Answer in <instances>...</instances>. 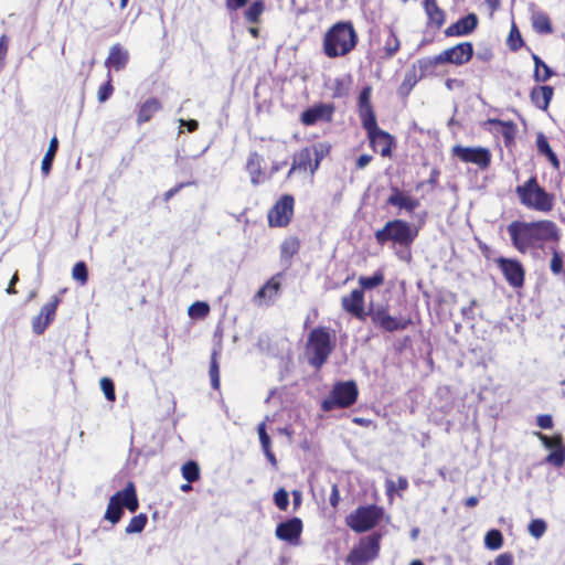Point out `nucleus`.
<instances>
[{"label":"nucleus","mask_w":565,"mask_h":565,"mask_svg":"<svg viewBox=\"0 0 565 565\" xmlns=\"http://www.w3.org/2000/svg\"><path fill=\"white\" fill-rule=\"evenodd\" d=\"M341 307L348 315L360 321H365L370 317L373 326L384 332L404 331L413 324L409 317L392 316L386 305L374 306L371 302L365 310V296L359 288L341 297Z\"/></svg>","instance_id":"f257e3e1"},{"label":"nucleus","mask_w":565,"mask_h":565,"mask_svg":"<svg viewBox=\"0 0 565 565\" xmlns=\"http://www.w3.org/2000/svg\"><path fill=\"white\" fill-rule=\"evenodd\" d=\"M507 231L512 246L520 254L543 249L547 243L558 245L562 237L559 227L551 220L513 221Z\"/></svg>","instance_id":"f03ea898"},{"label":"nucleus","mask_w":565,"mask_h":565,"mask_svg":"<svg viewBox=\"0 0 565 565\" xmlns=\"http://www.w3.org/2000/svg\"><path fill=\"white\" fill-rule=\"evenodd\" d=\"M359 43V35L352 21H338L323 34L322 52L329 58L350 54Z\"/></svg>","instance_id":"7ed1b4c3"},{"label":"nucleus","mask_w":565,"mask_h":565,"mask_svg":"<svg viewBox=\"0 0 565 565\" xmlns=\"http://www.w3.org/2000/svg\"><path fill=\"white\" fill-rule=\"evenodd\" d=\"M337 339L334 332L324 326L312 328L307 337L305 354L308 363L316 370H320L335 349Z\"/></svg>","instance_id":"20e7f679"},{"label":"nucleus","mask_w":565,"mask_h":565,"mask_svg":"<svg viewBox=\"0 0 565 565\" xmlns=\"http://www.w3.org/2000/svg\"><path fill=\"white\" fill-rule=\"evenodd\" d=\"M473 54L475 50L471 42H460L454 46L445 49L435 56L419 60V70L422 75H430L435 72L438 65H465L471 61Z\"/></svg>","instance_id":"39448f33"},{"label":"nucleus","mask_w":565,"mask_h":565,"mask_svg":"<svg viewBox=\"0 0 565 565\" xmlns=\"http://www.w3.org/2000/svg\"><path fill=\"white\" fill-rule=\"evenodd\" d=\"M515 193L522 205L527 209L548 213L555 205V196L539 184L536 175H532L523 184L518 185Z\"/></svg>","instance_id":"423d86ee"},{"label":"nucleus","mask_w":565,"mask_h":565,"mask_svg":"<svg viewBox=\"0 0 565 565\" xmlns=\"http://www.w3.org/2000/svg\"><path fill=\"white\" fill-rule=\"evenodd\" d=\"M418 235V231L401 218H395L385 223L374 234L379 245H385L391 242L401 247H409Z\"/></svg>","instance_id":"0eeeda50"},{"label":"nucleus","mask_w":565,"mask_h":565,"mask_svg":"<svg viewBox=\"0 0 565 565\" xmlns=\"http://www.w3.org/2000/svg\"><path fill=\"white\" fill-rule=\"evenodd\" d=\"M331 146L326 142L313 143L300 149L294 154L292 164L287 177L290 178L296 171L307 172L311 175L319 169L322 159L329 154Z\"/></svg>","instance_id":"6e6552de"},{"label":"nucleus","mask_w":565,"mask_h":565,"mask_svg":"<svg viewBox=\"0 0 565 565\" xmlns=\"http://www.w3.org/2000/svg\"><path fill=\"white\" fill-rule=\"evenodd\" d=\"M122 508H126L132 513L139 508V501L134 482H128L125 489L117 491L110 497L105 512V519L111 524L118 523L124 514Z\"/></svg>","instance_id":"1a4fd4ad"},{"label":"nucleus","mask_w":565,"mask_h":565,"mask_svg":"<svg viewBox=\"0 0 565 565\" xmlns=\"http://www.w3.org/2000/svg\"><path fill=\"white\" fill-rule=\"evenodd\" d=\"M359 388L354 381L338 382L330 394L322 401L321 408L331 412L337 408H348L356 403Z\"/></svg>","instance_id":"9d476101"},{"label":"nucleus","mask_w":565,"mask_h":565,"mask_svg":"<svg viewBox=\"0 0 565 565\" xmlns=\"http://www.w3.org/2000/svg\"><path fill=\"white\" fill-rule=\"evenodd\" d=\"M383 508L376 504L358 507L345 518V524L355 533L374 529L383 519Z\"/></svg>","instance_id":"9b49d317"},{"label":"nucleus","mask_w":565,"mask_h":565,"mask_svg":"<svg viewBox=\"0 0 565 565\" xmlns=\"http://www.w3.org/2000/svg\"><path fill=\"white\" fill-rule=\"evenodd\" d=\"M382 534L374 532L362 537L350 551L345 561L349 565H365L379 556Z\"/></svg>","instance_id":"f8f14e48"},{"label":"nucleus","mask_w":565,"mask_h":565,"mask_svg":"<svg viewBox=\"0 0 565 565\" xmlns=\"http://www.w3.org/2000/svg\"><path fill=\"white\" fill-rule=\"evenodd\" d=\"M295 214V198L282 194L267 212L269 227H287Z\"/></svg>","instance_id":"ddd939ff"},{"label":"nucleus","mask_w":565,"mask_h":565,"mask_svg":"<svg viewBox=\"0 0 565 565\" xmlns=\"http://www.w3.org/2000/svg\"><path fill=\"white\" fill-rule=\"evenodd\" d=\"M370 142V147L374 152H379L383 158H391L393 148L395 147L394 137L381 129L377 121L363 126Z\"/></svg>","instance_id":"4468645a"},{"label":"nucleus","mask_w":565,"mask_h":565,"mask_svg":"<svg viewBox=\"0 0 565 565\" xmlns=\"http://www.w3.org/2000/svg\"><path fill=\"white\" fill-rule=\"evenodd\" d=\"M494 263L510 287L514 289L524 287L525 268L519 259L500 256L495 258Z\"/></svg>","instance_id":"2eb2a0df"},{"label":"nucleus","mask_w":565,"mask_h":565,"mask_svg":"<svg viewBox=\"0 0 565 565\" xmlns=\"http://www.w3.org/2000/svg\"><path fill=\"white\" fill-rule=\"evenodd\" d=\"M451 153L465 163H473L481 170L488 169L491 163V152L483 147H463L457 145L452 148Z\"/></svg>","instance_id":"dca6fc26"},{"label":"nucleus","mask_w":565,"mask_h":565,"mask_svg":"<svg viewBox=\"0 0 565 565\" xmlns=\"http://www.w3.org/2000/svg\"><path fill=\"white\" fill-rule=\"evenodd\" d=\"M303 531V523L300 518H291L280 522L275 530V535L278 540L289 543L290 545H298Z\"/></svg>","instance_id":"f3484780"},{"label":"nucleus","mask_w":565,"mask_h":565,"mask_svg":"<svg viewBox=\"0 0 565 565\" xmlns=\"http://www.w3.org/2000/svg\"><path fill=\"white\" fill-rule=\"evenodd\" d=\"M282 277V273L271 276L254 295L253 301L259 306L274 303L279 296Z\"/></svg>","instance_id":"a211bd4d"},{"label":"nucleus","mask_w":565,"mask_h":565,"mask_svg":"<svg viewBox=\"0 0 565 565\" xmlns=\"http://www.w3.org/2000/svg\"><path fill=\"white\" fill-rule=\"evenodd\" d=\"M334 106L332 104L318 103L301 113L300 121L305 126H313L318 121L332 120Z\"/></svg>","instance_id":"6ab92c4d"},{"label":"nucleus","mask_w":565,"mask_h":565,"mask_svg":"<svg viewBox=\"0 0 565 565\" xmlns=\"http://www.w3.org/2000/svg\"><path fill=\"white\" fill-rule=\"evenodd\" d=\"M379 43L382 44V55L384 60H391L401 49V41L393 25H384L379 30Z\"/></svg>","instance_id":"aec40b11"},{"label":"nucleus","mask_w":565,"mask_h":565,"mask_svg":"<svg viewBox=\"0 0 565 565\" xmlns=\"http://www.w3.org/2000/svg\"><path fill=\"white\" fill-rule=\"evenodd\" d=\"M60 301L61 300L57 296H53L52 299L41 308L39 315L34 317L32 322L34 333L42 334L52 323V321L55 319Z\"/></svg>","instance_id":"412c9836"},{"label":"nucleus","mask_w":565,"mask_h":565,"mask_svg":"<svg viewBox=\"0 0 565 565\" xmlns=\"http://www.w3.org/2000/svg\"><path fill=\"white\" fill-rule=\"evenodd\" d=\"M372 87L365 86L361 89L358 98V113L362 127L376 121V115L371 102Z\"/></svg>","instance_id":"4be33fe9"},{"label":"nucleus","mask_w":565,"mask_h":565,"mask_svg":"<svg viewBox=\"0 0 565 565\" xmlns=\"http://www.w3.org/2000/svg\"><path fill=\"white\" fill-rule=\"evenodd\" d=\"M478 26V17L476 13H469L459 20H457L455 23L450 24L445 30V35L447 38H454V36H465L468 34H471L476 28Z\"/></svg>","instance_id":"5701e85b"},{"label":"nucleus","mask_w":565,"mask_h":565,"mask_svg":"<svg viewBox=\"0 0 565 565\" xmlns=\"http://www.w3.org/2000/svg\"><path fill=\"white\" fill-rule=\"evenodd\" d=\"M386 204L396 206L399 210H405L411 214L420 205V202L418 199L407 195L398 188L394 186L392 188V193L386 200Z\"/></svg>","instance_id":"b1692460"},{"label":"nucleus","mask_w":565,"mask_h":565,"mask_svg":"<svg viewBox=\"0 0 565 565\" xmlns=\"http://www.w3.org/2000/svg\"><path fill=\"white\" fill-rule=\"evenodd\" d=\"M129 62V52L122 47L121 44L116 43L110 46L109 54L105 60V66L108 72L114 70L115 72L122 71Z\"/></svg>","instance_id":"393cba45"},{"label":"nucleus","mask_w":565,"mask_h":565,"mask_svg":"<svg viewBox=\"0 0 565 565\" xmlns=\"http://www.w3.org/2000/svg\"><path fill=\"white\" fill-rule=\"evenodd\" d=\"M423 7L427 15V26L439 30L445 24L446 13L437 0H423Z\"/></svg>","instance_id":"a878e982"},{"label":"nucleus","mask_w":565,"mask_h":565,"mask_svg":"<svg viewBox=\"0 0 565 565\" xmlns=\"http://www.w3.org/2000/svg\"><path fill=\"white\" fill-rule=\"evenodd\" d=\"M554 96V88L550 85L534 86L530 92L531 103L541 110H547Z\"/></svg>","instance_id":"bb28decb"},{"label":"nucleus","mask_w":565,"mask_h":565,"mask_svg":"<svg viewBox=\"0 0 565 565\" xmlns=\"http://www.w3.org/2000/svg\"><path fill=\"white\" fill-rule=\"evenodd\" d=\"M263 158L257 152H250L246 161V170L250 177L253 185H259L266 180V175L262 169Z\"/></svg>","instance_id":"cd10ccee"},{"label":"nucleus","mask_w":565,"mask_h":565,"mask_svg":"<svg viewBox=\"0 0 565 565\" xmlns=\"http://www.w3.org/2000/svg\"><path fill=\"white\" fill-rule=\"evenodd\" d=\"M162 109V104L157 97H150L140 104L137 114V124L139 126L150 121L154 115Z\"/></svg>","instance_id":"c85d7f7f"},{"label":"nucleus","mask_w":565,"mask_h":565,"mask_svg":"<svg viewBox=\"0 0 565 565\" xmlns=\"http://www.w3.org/2000/svg\"><path fill=\"white\" fill-rule=\"evenodd\" d=\"M301 242L297 236H288L280 244V260L287 266L291 264V259L300 250Z\"/></svg>","instance_id":"c756f323"},{"label":"nucleus","mask_w":565,"mask_h":565,"mask_svg":"<svg viewBox=\"0 0 565 565\" xmlns=\"http://www.w3.org/2000/svg\"><path fill=\"white\" fill-rule=\"evenodd\" d=\"M536 147L539 153L545 156L550 163L552 164V167L555 170H558L561 167L559 160L556 153L551 148L550 142L543 132H537L536 135Z\"/></svg>","instance_id":"7c9ffc66"},{"label":"nucleus","mask_w":565,"mask_h":565,"mask_svg":"<svg viewBox=\"0 0 565 565\" xmlns=\"http://www.w3.org/2000/svg\"><path fill=\"white\" fill-rule=\"evenodd\" d=\"M531 21L533 30L539 34H551L554 31L548 14L543 11H534Z\"/></svg>","instance_id":"2f4dec72"},{"label":"nucleus","mask_w":565,"mask_h":565,"mask_svg":"<svg viewBox=\"0 0 565 565\" xmlns=\"http://www.w3.org/2000/svg\"><path fill=\"white\" fill-rule=\"evenodd\" d=\"M385 281V275L383 269H377L372 276H360L359 277V289L364 294L367 290L381 287Z\"/></svg>","instance_id":"473e14b6"},{"label":"nucleus","mask_w":565,"mask_h":565,"mask_svg":"<svg viewBox=\"0 0 565 565\" xmlns=\"http://www.w3.org/2000/svg\"><path fill=\"white\" fill-rule=\"evenodd\" d=\"M552 258L550 262V269L554 276L565 277V253L559 250L558 245L552 244L551 246Z\"/></svg>","instance_id":"72a5a7b5"},{"label":"nucleus","mask_w":565,"mask_h":565,"mask_svg":"<svg viewBox=\"0 0 565 565\" xmlns=\"http://www.w3.org/2000/svg\"><path fill=\"white\" fill-rule=\"evenodd\" d=\"M532 58L535 66L533 73L534 81L537 83H544L548 81L553 76V71L551 67L536 54H532Z\"/></svg>","instance_id":"f704fd0d"},{"label":"nucleus","mask_w":565,"mask_h":565,"mask_svg":"<svg viewBox=\"0 0 565 565\" xmlns=\"http://www.w3.org/2000/svg\"><path fill=\"white\" fill-rule=\"evenodd\" d=\"M487 124L501 127L500 131L504 138V142L507 146L514 140L516 126L513 121H503L497 118H489L487 120Z\"/></svg>","instance_id":"c9c22d12"},{"label":"nucleus","mask_w":565,"mask_h":565,"mask_svg":"<svg viewBox=\"0 0 565 565\" xmlns=\"http://www.w3.org/2000/svg\"><path fill=\"white\" fill-rule=\"evenodd\" d=\"M265 11L264 0H254L244 12V18L248 23L258 24L260 17Z\"/></svg>","instance_id":"e433bc0d"},{"label":"nucleus","mask_w":565,"mask_h":565,"mask_svg":"<svg viewBox=\"0 0 565 565\" xmlns=\"http://www.w3.org/2000/svg\"><path fill=\"white\" fill-rule=\"evenodd\" d=\"M57 149H58V139L56 136H54L50 141L49 149H47L44 158L42 159L41 171L44 175L50 174L52 164H53V160L57 152Z\"/></svg>","instance_id":"4c0bfd02"},{"label":"nucleus","mask_w":565,"mask_h":565,"mask_svg":"<svg viewBox=\"0 0 565 565\" xmlns=\"http://www.w3.org/2000/svg\"><path fill=\"white\" fill-rule=\"evenodd\" d=\"M217 358H218L217 352L213 351L212 354H211L210 370H209V375H210V379H211V386L215 391H218L220 387H221L220 364H218V359Z\"/></svg>","instance_id":"58836bf2"},{"label":"nucleus","mask_w":565,"mask_h":565,"mask_svg":"<svg viewBox=\"0 0 565 565\" xmlns=\"http://www.w3.org/2000/svg\"><path fill=\"white\" fill-rule=\"evenodd\" d=\"M211 311L210 305L205 301H195L188 308V315L191 319H204Z\"/></svg>","instance_id":"ea45409f"},{"label":"nucleus","mask_w":565,"mask_h":565,"mask_svg":"<svg viewBox=\"0 0 565 565\" xmlns=\"http://www.w3.org/2000/svg\"><path fill=\"white\" fill-rule=\"evenodd\" d=\"M182 477L189 482H195L200 479V466L196 461L189 460L181 468Z\"/></svg>","instance_id":"a19ab883"},{"label":"nucleus","mask_w":565,"mask_h":565,"mask_svg":"<svg viewBox=\"0 0 565 565\" xmlns=\"http://www.w3.org/2000/svg\"><path fill=\"white\" fill-rule=\"evenodd\" d=\"M484 545L491 551L499 550L503 545V535L497 530L492 529L486 533Z\"/></svg>","instance_id":"79ce46f5"},{"label":"nucleus","mask_w":565,"mask_h":565,"mask_svg":"<svg viewBox=\"0 0 565 565\" xmlns=\"http://www.w3.org/2000/svg\"><path fill=\"white\" fill-rule=\"evenodd\" d=\"M147 522L148 518L145 513H140L138 515L132 516L128 525L126 526V533L132 534L142 532L145 526L147 525Z\"/></svg>","instance_id":"37998d69"},{"label":"nucleus","mask_w":565,"mask_h":565,"mask_svg":"<svg viewBox=\"0 0 565 565\" xmlns=\"http://www.w3.org/2000/svg\"><path fill=\"white\" fill-rule=\"evenodd\" d=\"M507 42H508L509 49L513 52L519 51L524 45V41L522 39L521 32L518 29L515 23H512Z\"/></svg>","instance_id":"c03bdc74"},{"label":"nucleus","mask_w":565,"mask_h":565,"mask_svg":"<svg viewBox=\"0 0 565 565\" xmlns=\"http://www.w3.org/2000/svg\"><path fill=\"white\" fill-rule=\"evenodd\" d=\"M114 93L113 77L110 72H107V79L102 84L97 92V99L99 103L107 102Z\"/></svg>","instance_id":"a18cd8bd"},{"label":"nucleus","mask_w":565,"mask_h":565,"mask_svg":"<svg viewBox=\"0 0 565 565\" xmlns=\"http://www.w3.org/2000/svg\"><path fill=\"white\" fill-rule=\"evenodd\" d=\"M536 436L540 438L542 444L548 449H562L563 448V436L561 434H555L552 437L544 435L542 433H536Z\"/></svg>","instance_id":"49530a36"},{"label":"nucleus","mask_w":565,"mask_h":565,"mask_svg":"<svg viewBox=\"0 0 565 565\" xmlns=\"http://www.w3.org/2000/svg\"><path fill=\"white\" fill-rule=\"evenodd\" d=\"M72 277L76 281H78L82 286L87 284L88 280V269L85 262H77L72 269Z\"/></svg>","instance_id":"de8ad7c7"},{"label":"nucleus","mask_w":565,"mask_h":565,"mask_svg":"<svg viewBox=\"0 0 565 565\" xmlns=\"http://www.w3.org/2000/svg\"><path fill=\"white\" fill-rule=\"evenodd\" d=\"M417 76L414 71L407 73L398 88L401 96H408L414 86L417 84Z\"/></svg>","instance_id":"09e8293b"},{"label":"nucleus","mask_w":565,"mask_h":565,"mask_svg":"<svg viewBox=\"0 0 565 565\" xmlns=\"http://www.w3.org/2000/svg\"><path fill=\"white\" fill-rule=\"evenodd\" d=\"M546 522L542 519H534L529 524V532L535 539H540L546 532Z\"/></svg>","instance_id":"8fccbe9b"},{"label":"nucleus","mask_w":565,"mask_h":565,"mask_svg":"<svg viewBox=\"0 0 565 565\" xmlns=\"http://www.w3.org/2000/svg\"><path fill=\"white\" fill-rule=\"evenodd\" d=\"M545 462L548 463V465H552L556 468H561L564 466V462H565V452H564V449H557V450H553L551 451L546 457H545Z\"/></svg>","instance_id":"3c124183"},{"label":"nucleus","mask_w":565,"mask_h":565,"mask_svg":"<svg viewBox=\"0 0 565 565\" xmlns=\"http://www.w3.org/2000/svg\"><path fill=\"white\" fill-rule=\"evenodd\" d=\"M100 388H102L107 401H109V402L116 401L115 384L111 379L103 377L100 380Z\"/></svg>","instance_id":"603ef678"},{"label":"nucleus","mask_w":565,"mask_h":565,"mask_svg":"<svg viewBox=\"0 0 565 565\" xmlns=\"http://www.w3.org/2000/svg\"><path fill=\"white\" fill-rule=\"evenodd\" d=\"M274 502L280 511H286L289 505V494L284 488H279L274 493Z\"/></svg>","instance_id":"864d4df0"},{"label":"nucleus","mask_w":565,"mask_h":565,"mask_svg":"<svg viewBox=\"0 0 565 565\" xmlns=\"http://www.w3.org/2000/svg\"><path fill=\"white\" fill-rule=\"evenodd\" d=\"M257 431H258V437H259V441L262 445V449L268 450L269 448H271V440H270L269 435L266 431V424L264 422L258 425Z\"/></svg>","instance_id":"5fc2aeb1"},{"label":"nucleus","mask_w":565,"mask_h":565,"mask_svg":"<svg viewBox=\"0 0 565 565\" xmlns=\"http://www.w3.org/2000/svg\"><path fill=\"white\" fill-rule=\"evenodd\" d=\"M192 184L191 182H181L178 183L175 186L171 188L170 190L166 191L163 193V201L169 202L177 193H179L183 188Z\"/></svg>","instance_id":"6e6d98bb"},{"label":"nucleus","mask_w":565,"mask_h":565,"mask_svg":"<svg viewBox=\"0 0 565 565\" xmlns=\"http://www.w3.org/2000/svg\"><path fill=\"white\" fill-rule=\"evenodd\" d=\"M537 426L542 429H552L553 428V418L548 414L539 415L536 418Z\"/></svg>","instance_id":"4d7b16f0"},{"label":"nucleus","mask_w":565,"mask_h":565,"mask_svg":"<svg viewBox=\"0 0 565 565\" xmlns=\"http://www.w3.org/2000/svg\"><path fill=\"white\" fill-rule=\"evenodd\" d=\"M494 565H513V555L511 553H502L494 559Z\"/></svg>","instance_id":"13d9d810"},{"label":"nucleus","mask_w":565,"mask_h":565,"mask_svg":"<svg viewBox=\"0 0 565 565\" xmlns=\"http://www.w3.org/2000/svg\"><path fill=\"white\" fill-rule=\"evenodd\" d=\"M329 502L332 508H337L340 502V491H339L338 484H335V483H333L331 487Z\"/></svg>","instance_id":"bf43d9fd"},{"label":"nucleus","mask_w":565,"mask_h":565,"mask_svg":"<svg viewBox=\"0 0 565 565\" xmlns=\"http://www.w3.org/2000/svg\"><path fill=\"white\" fill-rule=\"evenodd\" d=\"M248 0H225L226 8L230 11H236L247 4Z\"/></svg>","instance_id":"052dcab7"},{"label":"nucleus","mask_w":565,"mask_h":565,"mask_svg":"<svg viewBox=\"0 0 565 565\" xmlns=\"http://www.w3.org/2000/svg\"><path fill=\"white\" fill-rule=\"evenodd\" d=\"M9 49V38L3 34L0 38V61H4Z\"/></svg>","instance_id":"680f3d73"},{"label":"nucleus","mask_w":565,"mask_h":565,"mask_svg":"<svg viewBox=\"0 0 565 565\" xmlns=\"http://www.w3.org/2000/svg\"><path fill=\"white\" fill-rule=\"evenodd\" d=\"M373 157L370 154H361L355 161V168L361 170L364 169L371 161Z\"/></svg>","instance_id":"e2e57ef3"},{"label":"nucleus","mask_w":565,"mask_h":565,"mask_svg":"<svg viewBox=\"0 0 565 565\" xmlns=\"http://www.w3.org/2000/svg\"><path fill=\"white\" fill-rule=\"evenodd\" d=\"M476 306H477V300L472 299L468 307H463L461 309V315L463 317L473 318V316H475L473 309H475Z\"/></svg>","instance_id":"0e129e2a"},{"label":"nucleus","mask_w":565,"mask_h":565,"mask_svg":"<svg viewBox=\"0 0 565 565\" xmlns=\"http://www.w3.org/2000/svg\"><path fill=\"white\" fill-rule=\"evenodd\" d=\"M18 280H19L18 273H14V275L12 276V278H11V280L9 282L8 288L6 289L8 295H15L18 292L15 290V288H14L15 284L18 282Z\"/></svg>","instance_id":"69168bd1"},{"label":"nucleus","mask_w":565,"mask_h":565,"mask_svg":"<svg viewBox=\"0 0 565 565\" xmlns=\"http://www.w3.org/2000/svg\"><path fill=\"white\" fill-rule=\"evenodd\" d=\"M291 494H292V503H294V508H295V510H296V509H298V508L300 507V504H301V500H302V498H301V492H300V491H298V490H294Z\"/></svg>","instance_id":"338daca9"},{"label":"nucleus","mask_w":565,"mask_h":565,"mask_svg":"<svg viewBox=\"0 0 565 565\" xmlns=\"http://www.w3.org/2000/svg\"><path fill=\"white\" fill-rule=\"evenodd\" d=\"M268 461L271 463L273 467H277V458L275 454L271 451V448L268 450H263Z\"/></svg>","instance_id":"774afa93"}]
</instances>
